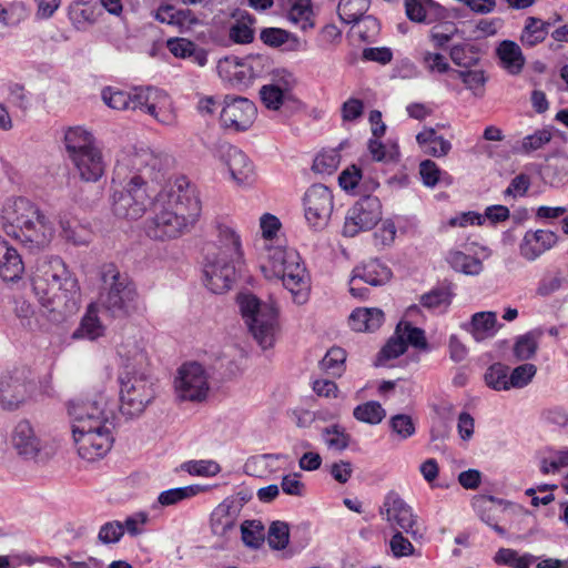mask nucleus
<instances>
[{
    "instance_id": "nucleus-23",
    "label": "nucleus",
    "mask_w": 568,
    "mask_h": 568,
    "mask_svg": "<svg viewBox=\"0 0 568 568\" xmlns=\"http://www.w3.org/2000/svg\"><path fill=\"white\" fill-rule=\"evenodd\" d=\"M71 161L83 181L94 182L104 173V161L98 148L73 155Z\"/></svg>"
},
{
    "instance_id": "nucleus-53",
    "label": "nucleus",
    "mask_w": 568,
    "mask_h": 568,
    "mask_svg": "<svg viewBox=\"0 0 568 568\" xmlns=\"http://www.w3.org/2000/svg\"><path fill=\"white\" fill-rule=\"evenodd\" d=\"M346 352L337 346L327 351L321 362L322 369L329 374H341L344 371Z\"/></svg>"
},
{
    "instance_id": "nucleus-7",
    "label": "nucleus",
    "mask_w": 568,
    "mask_h": 568,
    "mask_svg": "<svg viewBox=\"0 0 568 568\" xmlns=\"http://www.w3.org/2000/svg\"><path fill=\"white\" fill-rule=\"evenodd\" d=\"M271 68L266 55L252 53L243 58L225 57L217 63L220 78L239 88L248 87L255 79L262 77Z\"/></svg>"
},
{
    "instance_id": "nucleus-48",
    "label": "nucleus",
    "mask_w": 568,
    "mask_h": 568,
    "mask_svg": "<svg viewBox=\"0 0 568 568\" xmlns=\"http://www.w3.org/2000/svg\"><path fill=\"white\" fill-rule=\"evenodd\" d=\"M69 14L72 22L79 27L94 22L98 17L97 7L82 0L71 6Z\"/></svg>"
},
{
    "instance_id": "nucleus-36",
    "label": "nucleus",
    "mask_w": 568,
    "mask_h": 568,
    "mask_svg": "<svg viewBox=\"0 0 568 568\" xmlns=\"http://www.w3.org/2000/svg\"><path fill=\"white\" fill-rule=\"evenodd\" d=\"M549 23L535 17L525 20L519 40L526 47H535L545 41L548 36Z\"/></svg>"
},
{
    "instance_id": "nucleus-14",
    "label": "nucleus",
    "mask_w": 568,
    "mask_h": 568,
    "mask_svg": "<svg viewBox=\"0 0 568 568\" xmlns=\"http://www.w3.org/2000/svg\"><path fill=\"white\" fill-rule=\"evenodd\" d=\"M176 396L182 400L201 402L206 398L210 385L207 374L197 363L182 365L174 381Z\"/></svg>"
},
{
    "instance_id": "nucleus-33",
    "label": "nucleus",
    "mask_w": 568,
    "mask_h": 568,
    "mask_svg": "<svg viewBox=\"0 0 568 568\" xmlns=\"http://www.w3.org/2000/svg\"><path fill=\"white\" fill-rule=\"evenodd\" d=\"M254 18L248 13L235 17L229 27V38L236 44H248L254 40Z\"/></svg>"
},
{
    "instance_id": "nucleus-11",
    "label": "nucleus",
    "mask_w": 568,
    "mask_h": 568,
    "mask_svg": "<svg viewBox=\"0 0 568 568\" xmlns=\"http://www.w3.org/2000/svg\"><path fill=\"white\" fill-rule=\"evenodd\" d=\"M103 293L101 300L111 311H128L136 293L131 282L113 264L102 268Z\"/></svg>"
},
{
    "instance_id": "nucleus-52",
    "label": "nucleus",
    "mask_w": 568,
    "mask_h": 568,
    "mask_svg": "<svg viewBox=\"0 0 568 568\" xmlns=\"http://www.w3.org/2000/svg\"><path fill=\"white\" fill-rule=\"evenodd\" d=\"M420 63L430 74H445L450 70V64L447 58L439 52H423Z\"/></svg>"
},
{
    "instance_id": "nucleus-38",
    "label": "nucleus",
    "mask_w": 568,
    "mask_h": 568,
    "mask_svg": "<svg viewBox=\"0 0 568 568\" xmlns=\"http://www.w3.org/2000/svg\"><path fill=\"white\" fill-rule=\"evenodd\" d=\"M458 77L465 87L473 92L474 95H484L485 85L488 78L480 63L467 69H460L458 71Z\"/></svg>"
},
{
    "instance_id": "nucleus-28",
    "label": "nucleus",
    "mask_w": 568,
    "mask_h": 568,
    "mask_svg": "<svg viewBox=\"0 0 568 568\" xmlns=\"http://www.w3.org/2000/svg\"><path fill=\"white\" fill-rule=\"evenodd\" d=\"M416 141L424 153L430 156L444 158L452 150V143L443 135H438L433 128H424L416 135Z\"/></svg>"
},
{
    "instance_id": "nucleus-54",
    "label": "nucleus",
    "mask_w": 568,
    "mask_h": 568,
    "mask_svg": "<svg viewBox=\"0 0 568 568\" xmlns=\"http://www.w3.org/2000/svg\"><path fill=\"white\" fill-rule=\"evenodd\" d=\"M323 438L326 446L334 450H344L349 444V435L339 426L325 428Z\"/></svg>"
},
{
    "instance_id": "nucleus-10",
    "label": "nucleus",
    "mask_w": 568,
    "mask_h": 568,
    "mask_svg": "<svg viewBox=\"0 0 568 568\" xmlns=\"http://www.w3.org/2000/svg\"><path fill=\"white\" fill-rule=\"evenodd\" d=\"M120 394L123 413L130 416L139 415L155 396L154 383L146 374L129 373L121 381Z\"/></svg>"
},
{
    "instance_id": "nucleus-64",
    "label": "nucleus",
    "mask_w": 568,
    "mask_h": 568,
    "mask_svg": "<svg viewBox=\"0 0 568 568\" xmlns=\"http://www.w3.org/2000/svg\"><path fill=\"white\" fill-rule=\"evenodd\" d=\"M124 534L123 525L119 521H111L103 525L99 531V539L103 544H113L120 540Z\"/></svg>"
},
{
    "instance_id": "nucleus-31",
    "label": "nucleus",
    "mask_w": 568,
    "mask_h": 568,
    "mask_svg": "<svg viewBox=\"0 0 568 568\" xmlns=\"http://www.w3.org/2000/svg\"><path fill=\"white\" fill-rule=\"evenodd\" d=\"M384 321V313L378 308H356L349 315V326L356 332L377 329Z\"/></svg>"
},
{
    "instance_id": "nucleus-61",
    "label": "nucleus",
    "mask_w": 568,
    "mask_h": 568,
    "mask_svg": "<svg viewBox=\"0 0 568 568\" xmlns=\"http://www.w3.org/2000/svg\"><path fill=\"white\" fill-rule=\"evenodd\" d=\"M484 216L476 212H464L457 216L450 217L443 223V229L448 227H467L469 225H483Z\"/></svg>"
},
{
    "instance_id": "nucleus-21",
    "label": "nucleus",
    "mask_w": 568,
    "mask_h": 568,
    "mask_svg": "<svg viewBox=\"0 0 568 568\" xmlns=\"http://www.w3.org/2000/svg\"><path fill=\"white\" fill-rule=\"evenodd\" d=\"M557 242L558 235L550 230H529L519 244V251L523 257L534 261L554 247Z\"/></svg>"
},
{
    "instance_id": "nucleus-16",
    "label": "nucleus",
    "mask_w": 568,
    "mask_h": 568,
    "mask_svg": "<svg viewBox=\"0 0 568 568\" xmlns=\"http://www.w3.org/2000/svg\"><path fill=\"white\" fill-rule=\"evenodd\" d=\"M257 115L255 104L242 97H226L220 113L221 124L229 130L245 131L252 126Z\"/></svg>"
},
{
    "instance_id": "nucleus-37",
    "label": "nucleus",
    "mask_w": 568,
    "mask_h": 568,
    "mask_svg": "<svg viewBox=\"0 0 568 568\" xmlns=\"http://www.w3.org/2000/svg\"><path fill=\"white\" fill-rule=\"evenodd\" d=\"M60 226L64 239L75 245H84L91 241V230L77 220L63 215L60 217Z\"/></svg>"
},
{
    "instance_id": "nucleus-58",
    "label": "nucleus",
    "mask_w": 568,
    "mask_h": 568,
    "mask_svg": "<svg viewBox=\"0 0 568 568\" xmlns=\"http://www.w3.org/2000/svg\"><path fill=\"white\" fill-rule=\"evenodd\" d=\"M537 369L532 364H524L516 367L509 376V389L526 386L535 376Z\"/></svg>"
},
{
    "instance_id": "nucleus-35",
    "label": "nucleus",
    "mask_w": 568,
    "mask_h": 568,
    "mask_svg": "<svg viewBox=\"0 0 568 568\" xmlns=\"http://www.w3.org/2000/svg\"><path fill=\"white\" fill-rule=\"evenodd\" d=\"M232 179L239 184L247 183L253 175V166L247 156L239 150H230L226 160Z\"/></svg>"
},
{
    "instance_id": "nucleus-29",
    "label": "nucleus",
    "mask_w": 568,
    "mask_h": 568,
    "mask_svg": "<svg viewBox=\"0 0 568 568\" xmlns=\"http://www.w3.org/2000/svg\"><path fill=\"white\" fill-rule=\"evenodd\" d=\"M237 516L227 503L217 505L211 514V530L221 538H226L235 529Z\"/></svg>"
},
{
    "instance_id": "nucleus-56",
    "label": "nucleus",
    "mask_w": 568,
    "mask_h": 568,
    "mask_svg": "<svg viewBox=\"0 0 568 568\" xmlns=\"http://www.w3.org/2000/svg\"><path fill=\"white\" fill-rule=\"evenodd\" d=\"M290 540V529L287 524L275 521L271 525L267 535V542L273 549H284Z\"/></svg>"
},
{
    "instance_id": "nucleus-15",
    "label": "nucleus",
    "mask_w": 568,
    "mask_h": 568,
    "mask_svg": "<svg viewBox=\"0 0 568 568\" xmlns=\"http://www.w3.org/2000/svg\"><path fill=\"white\" fill-rule=\"evenodd\" d=\"M10 444L16 453L27 460L44 462L51 457L48 446L42 443L29 420H20L13 427Z\"/></svg>"
},
{
    "instance_id": "nucleus-42",
    "label": "nucleus",
    "mask_w": 568,
    "mask_h": 568,
    "mask_svg": "<svg viewBox=\"0 0 568 568\" xmlns=\"http://www.w3.org/2000/svg\"><path fill=\"white\" fill-rule=\"evenodd\" d=\"M405 13L407 18L416 23L427 22L429 13L436 8L432 0H405Z\"/></svg>"
},
{
    "instance_id": "nucleus-57",
    "label": "nucleus",
    "mask_w": 568,
    "mask_h": 568,
    "mask_svg": "<svg viewBox=\"0 0 568 568\" xmlns=\"http://www.w3.org/2000/svg\"><path fill=\"white\" fill-rule=\"evenodd\" d=\"M398 332L403 335L404 341L407 344H410L412 346L419 348V349H426L427 348V341L425 337V333L423 329L413 327L407 322H400L397 325Z\"/></svg>"
},
{
    "instance_id": "nucleus-4",
    "label": "nucleus",
    "mask_w": 568,
    "mask_h": 568,
    "mask_svg": "<svg viewBox=\"0 0 568 568\" xmlns=\"http://www.w3.org/2000/svg\"><path fill=\"white\" fill-rule=\"evenodd\" d=\"M260 270L266 280H281L297 304H305L311 294V277L300 254L284 246L265 244L258 253Z\"/></svg>"
},
{
    "instance_id": "nucleus-63",
    "label": "nucleus",
    "mask_w": 568,
    "mask_h": 568,
    "mask_svg": "<svg viewBox=\"0 0 568 568\" xmlns=\"http://www.w3.org/2000/svg\"><path fill=\"white\" fill-rule=\"evenodd\" d=\"M440 173V169L432 160H424L419 164V174L427 186H435L439 181Z\"/></svg>"
},
{
    "instance_id": "nucleus-1",
    "label": "nucleus",
    "mask_w": 568,
    "mask_h": 568,
    "mask_svg": "<svg viewBox=\"0 0 568 568\" xmlns=\"http://www.w3.org/2000/svg\"><path fill=\"white\" fill-rule=\"evenodd\" d=\"M139 174L131 178L125 192L114 200V212L126 219H136L144 211V185L155 183L161 190L155 196L154 217L148 226L150 236L159 240L174 239L190 229L201 214L197 191L184 176L166 178L164 160L150 151H142L130 159Z\"/></svg>"
},
{
    "instance_id": "nucleus-6",
    "label": "nucleus",
    "mask_w": 568,
    "mask_h": 568,
    "mask_svg": "<svg viewBox=\"0 0 568 568\" xmlns=\"http://www.w3.org/2000/svg\"><path fill=\"white\" fill-rule=\"evenodd\" d=\"M242 315L258 344L266 348L273 345L277 329L278 308L273 303L261 304L253 295L239 297Z\"/></svg>"
},
{
    "instance_id": "nucleus-8",
    "label": "nucleus",
    "mask_w": 568,
    "mask_h": 568,
    "mask_svg": "<svg viewBox=\"0 0 568 568\" xmlns=\"http://www.w3.org/2000/svg\"><path fill=\"white\" fill-rule=\"evenodd\" d=\"M32 372L27 366L6 368L0 372V405L14 410L34 398Z\"/></svg>"
},
{
    "instance_id": "nucleus-5",
    "label": "nucleus",
    "mask_w": 568,
    "mask_h": 568,
    "mask_svg": "<svg viewBox=\"0 0 568 568\" xmlns=\"http://www.w3.org/2000/svg\"><path fill=\"white\" fill-rule=\"evenodd\" d=\"M1 221L9 236L34 247L48 245L53 237L51 223L31 201L23 197L4 203Z\"/></svg>"
},
{
    "instance_id": "nucleus-3",
    "label": "nucleus",
    "mask_w": 568,
    "mask_h": 568,
    "mask_svg": "<svg viewBox=\"0 0 568 568\" xmlns=\"http://www.w3.org/2000/svg\"><path fill=\"white\" fill-rule=\"evenodd\" d=\"M244 262L240 234L226 224H217L215 237L207 243L204 253L206 286L217 294L229 291Z\"/></svg>"
},
{
    "instance_id": "nucleus-49",
    "label": "nucleus",
    "mask_w": 568,
    "mask_h": 568,
    "mask_svg": "<svg viewBox=\"0 0 568 568\" xmlns=\"http://www.w3.org/2000/svg\"><path fill=\"white\" fill-rule=\"evenodd\" d=\"M104 333V327L100 323L95 310L93 306H90L85 316L83 317L81 325L77 332L78 336L87 337L89 339H95L102 336Z\"/></svg>"
},
{
    "instance_id": "nucleus-55",
    "label": "nucleus",
    "mask_w": 568,
    "mask_h": 568,
    "mask_svg": "<svg viewBox=\"0 0 568 568\" xmlns=\"http://www.w3.org/2000/svg\"><path fill=\"white\" fill-rule=\"evenodd\" d=\"M537 347L538 335L530 332L518 337L514 345V353L518 359H528L535 355Z\"/></svg>"
},
{
    "instance_id": "nucleus-27",
    "label": "nucleus",
    "mask_w": 568,
    "mask_h": 568,
    "mask_svg": "<svg viewBox=\"0 0 568 568\" xmlns=\"http://www.w3.org/2000/svg\"><path fill=\"white\" fill-rule=\"evenodd\" d=\"M283 8L287 19L302 30L314 28V13L311 0H284Z\"/></svg>"
},
{
    "instance_id": "nucleus-26",
    "label": "nucleus",
    "mask_w": 568,
    "mask_h": 568,
    "mask_svg": "<svg viewBox=\"0 0 568 568\" xmlns=\"http://www.w3.org/2000/svg\"><path fill=\"white\" fill-rule=\"evenodd\" d=\"M392 276L390 270L381 262L373 260L366 262L353 271V285L364 280L366 284L372 286L383 285L389 281Z\"/></svg>"
},
{
    "instance_id": "nucleus-59",
    "label": "nucleus",
    "mask_w": 568,
    "mask_h": 568,
    "mask_svg": "<svg viewBox=\"0 0 568 568\" xmlns=\"http://www.w3.org/2000/svg\"><path fill=\"white\" fill-rule=\"evenodd\" d=\"M183 469L191 475L210 477L220 471V465L213 460H192L183 465Z\"/></svg>"
},
{
    "instance_id": "nucleus-24",
    "label": "nucleus",
    "mask_w": 568,
    "mask_h": 568,
    "mask_svg": "<svg viewBox=\"0 0 568 568\" xmlns=\"http://www.w3.org/2000/svg\"><path fill=\"white\" fill-rule=\"evenodd\" d=\"M496 57L499 65L511 75H518L524 70L526 58L518 43L504 40L496 47Z\"/></svg>"
},
{
    "instance_id": "nucleus-51",
    "label": "nucleus",
    "mask_w": 568,
    "mask_h": 568,
    "mask_svg": "<svg viewBox=\"0 0 568 568\" xmlns=\"http://www.w3.org/2000/svg\"><path fill=\"white\" fill-rule=\"evenodd\" d=\"M485 382L488 387L495 390H508V367L501 364L491 365L485 373Z\"/></svg>"
},
{
    "instance_id": "nucleus-17",
    "label": "nucleus",
    "mask_w": 568,
    "mask_h": 568,
    "mask_svg": "<svg viewBox=\"0 0 568 568\" xmlns=\"http://www.w3.org/2000/svg\"><path fill=\"white\" fill-rule=\"evenodd\" d=\"M334 207L333 194L322 184L311 186L304 196L305 219L313 227L327 225Z\"/></svg>"
},
{
    "instance_id": "nucleus-32",
    "label": "nucleus",
    "mask_w": 568,
    "mask_h": 568,
    "mask_svg": "<svg viewBox=\"0 0 568 568\" xmlns=\"http://www.w3.org/2000/svg\"><path fill=\"white\" fill-rule=\"evenodd\" d=\"M64 142L70 159L73 155L95 149L92 134L83 128H70L64 135Z\"/></svg>"
},
{
    "instance_id": "nucleus-30",
    "label": "nucleus",
    "mask_w": 568,
    "mask_h": 568,
    "mask_svg": "<svg viewBox=\"0 0 568 568\" xmlns=\"http://www.w3.org/2000/svg\"><path fill=\"white\" fill-rule=\"evenodd\" d=\"M468 331L476 341L493 337L498 331L497 314L495 312H478L471 316Z\"/></svg>"
},
{
    "instance_id": "nucleus-50",
    "label": "nucleus",
    "mask_w": 568,
    "mask_h": 568,
    "mask_svg": "<svg viewBox=\"0 0 568 568\" xmlns=\"http://www.w3.org/2000/svg\"><path fill=\"white\" fill-rule=\"evenodd\" d=\"M200 491H202V488L197 485L173 488L162 491L159 495L158 500L162 506H171L184 499L191 498L197 495Z\"/></svg>"
},
{
    "instance_id": "nucleus-46",
    "label": "nucleus",
    "mask_w": 568,
    "mask_h": 568,
    "mask_svg": "<svg viewBox=\"0 0 568 568\" xmlns=\"http://www.w3.org/2000/svg\"><path fill=\"white\" fill-rule=\"evenodd\" d=\"M495 561L514 568H529L534 557L528 554L520 555L510 548H500L495 555Z\"/></svg>"
},
{
    "instance_id": "nucleus-41",
    "label": "nucleus",
    "mask_w": 568,
    "mask_h": 568,
    "mask_svg": "<svg viewBox=\"0 0 568 568\" xmlns=\"http://www.w3.org/2000/svg\"><path fill=\"white\" fill-rule=\"evenodd\" d=\"M102 99L104 103L118 111L128 110V109H134V94L131 95L129 92L114 89V88H105L102 91Z\"/></svg>"
},
{
    "instance_id": "nucleus-9",
    "label": "nucleus",
    "mask_w": 568,
    "mask_h": 568,
    "mask_svg": "<svg viewBox=\"0 0 568 568\" xmlns=\"http://www.w3.org/2000/svg\"><path fill=\"white\" fill-rule=\"evenodd\" d=\"M34 288L53 304L73 295L79 291L78 281L70 274L61 261L52 262L43 272V276L34 281Z\"/></svg>"
},
{
    "instance_id": "nucleus-47",
    "label": "nucleus",
    "mask_w": 568,
    "mask_h": 568,
    "mask_svg": "<svg viewBox=\"0 0 568 568\" xmlns=\"http://www.w3.org/2000/svg\"><path fill=\"white\" fill-rule=\"evenodd\" d=\"M406 351V342L403 338V335L398 332L396 327L395 334L388 339L385 346L381 349L377 364L384 365L387 361L397 358Z\"/></svg>"
},
{
    "instance_id": "nucleus-44",
    "label": "nucleus",
    "mask_w": 568,
    "mask_h": 568,
    "mask_svg": "<svg viewBox=\"0 0 568 568\" xmlns=\"http://www.w3.org/2000/svg\"><path fill=\"white\" fill-rule=\"evenodd\" d=\"M552 139V133L548 129L537 130L534 133L525 136L519 146L516 148L518 153H531L534 151L542 149Z\"/></svg>"
},
{
    "instance_id": "nucleus-18",
    "label": "nucleus",
    "mask_w": 568,
    "mask_h": 568,
    "mask_svg": "<svg viewBox=\"0 0 568 568\" xmlns=\"http://www.w3.org/2000/svg\"><path fill=\"white\" fill-rule=\"evenodd\" d=\"M296 84L294 74L287 70H277L268 84L260 89L262 103L268 110H278L288 98L292 89Z\"/></svg>"
},
{
    "instance_id": "nucleus-22",
    "label": "nucleus",
    "mask_w": 568,
    "mask_h": 568,
    "mask_svg": "<svg viewBox=\"0 0 568 568\" xmlns=\"http://www.w3.org/2000/svg\"><path fill=\"white\" fill-rule=\"evenodd\" d=\"M155 20L178 28L181 32L192 30L200 23L195 13L190 9H179L172 4H161L154 13Z\"/></svg>"
},
{
    "instance_id": "nucleus-2",
    "label": "nucleus",
    "mask_w": 568,
    "mask_h": 568,
    "mask_svg": "<svg viewBox=\"0 0 568 568\" xmlns=\"http://www.w3.org/2000/svg\"><path fill=\"white\" fill-rule=\"evenodd\" d=\"M67 414L78 456L85 462L106 456L114 442L109 399L103 394L72 399Z\"/></svg>"
},
{
    "instance_id": "nucleus-20",
    "label": "nucleus",
    "mask_w": 568,
    "mask_h": 568,
    "mask_svg": "<svg viewBox=\"0 0 568 568\" xmlns=\"http://www.w3.org/2000/svg\"><path fill=\"white\" fill-rule=\"evenodd\" d=\"M384 510L387 521L397 526L406 532L415 534L417 524L416 516L412 508L402 499L398 494L389 493L384 503Z\"/></svg>"
},
{
    "instance_id": "nucleus-62",
    "label": "nucleus",
    "mask_w": 568,
    "mask_h": 568,
    "mask_svg": "<svg viewBox=\"0 0 568 568\" xmlns=\"http://www.w3.org/2000/svg\"><path fill=\"white\" fill-rule=\"evenodd\" d=\"M260 38L264 44L277 48L288 41L290 33L281 28H266L261 31Z\"/></svg>"
},
{
    "instance_id": "nucleus-45",
    "label": "nucleus",
    "mask_w": 568,
    "mask_h": 568,
    "mask_svg": "<svg viewBox=\"0 0 568 568\" xmlns=\"http://www.w3.org/2000/svg\"><path fill=\"white\" fill-rule=\"evenodd\" d=\"M454 63L462 69L475 67L480 62V55L471 45L458 44L454 45L450 51Z\"/></svg>"
},
{
    "instance_id": "nucleus-19",
    "label": "nucleus",
    "mask_w": 568,
    "mask_h": 568,
    "mask_svg": "<svg viewBox=\"0 0 568 568\" xmlns=\"http://www.w3.org/2000/svg\"><path fill=\"white\" fill-rule=\"evenodd\" d=\"M466 250L474 253V255H469L460 250H450L446 255V262L457 272L471 276L479 275L483 271V262L477 255L480 252L485 258L489 256V250L477 243L469 244Z\"/></svg>"
},
{
    "instance_id": "nucleus-13",
    "label": "nucleus",
    "mask_w": 568,
    "mask_h": 568,
    "mask_svg": "<svg viewBox=\"0 0 568 568\" xmlns=\"http://www.w3.org/2000/svg\"><path fill=\"white\" fill-rule=\"evenodd\" d=\"M382 215L381 201L376 196H364L348 210L343 233L346 236H355L359 232L372 230L382 220Z\"/></svg>"
},
{
    "instance_id": "nucleus-25",
    "label": "nucleus",
    "mask_w": 568,
    "mask_h": 568,
    "mask_svg": "<svg viewBox=\"0 0 568 568\" xmlns=\"http://www.w3.org/2000/svg\"><path fill=\"white\" fill-rule=\"evenodd\" d=\"M24 270L21 256L17 250L0 239V276L4 281L20 278Z\"/></svg>"
},
{
    "instance_id": "nucleus-40",
    "label": "nucleus",
    "mask_w": 568,
    "mask_h": 568,
    "mask_svg": "<svg viewBox=\"0 0 568 568\" xmlns=\"http://www.w3.org/2000/svg\"><path fill=\"white\" fill-rule=\"evenodd\" d=\"M369 8V0H341L338 16L345 23L358 21Z\"/></svg>"
},
{
    "instance_id": "nucleus-43",
    "label": "nucleus",
    "mask_w": 568,
    "mask_h": 568,
    "mask_svg": "<svg viewBox=\"0 0 568 568\" xmlns=\"http://www.w3.org/2000/svg\"><path fill=\"white\" fill-rule=\"evenodd\" d=\"M386 416L385 409L377 402H367L362 405H358L354 409V417L367 424H379Z\"/></svg>"
},
{
    "instance_id": "nucleus-12",
    "label": "nucleus",
    "mask_w": 568,
    "mask_h": 568,
    "mask_svg": "<svg viewBox=\"0 0 568 568\" xmlns=\"http://www.w3.org/2000/svg\"><path fill=\"white\" fill-rule=\"evenodd\" d=\"M134 109L141 110L164 125L176 123L178 113L171 95L156 88L136 90Z\"/></svg>"
},
{
    "instance_id": "nucleus-60",
    "label": "nucleus",
    "mask_w": 568,
    "mask_h": 568,
    "mask_svg": "<svg viewBox=\"0 0 568 568\" xmlns=\"http://www.w3.org/2000/svg\"><path fill=\"white\" fill-rule=\"evenodd\" d=\"M242 539L250 547H258L263 540V527L260 523L245 521L241 526Z\"/></svg>"
},
{
    "instance_id": "nucleus-34",
    "label": "nucleus",
    "mask_w": 568,
    "mask_h": 568,
    "mask_svg": "<svg viewBox=\"0 0 568 568\" xmlns=\"http://www.w3.org/2000/svg\"><path fill=\"white\" fill-rule=\"evenodd\" d=\"M169 51L179 59L193 58L194 62L203 67L207 62L206 53L197 50L195 44L185 38H172L166 41Z\"/></svg>"
},
{
    "instance_id": "nucleus-39",
    "label": "nucleus",
    "mask_w": 568,
    "mask_h": 568,
    "mask_svg": "<svg viewBox=\"0 0 568 568\" xmlns=\"http://www.w3.org/2000/svg\"><path fill=\"white\" fill-rule=\"evenodd\" d=\"M453 292L449 287H440L432 290L420 297V303L424 307L435 311L444 312L452 304Z\"/></svg>"
}]
</instances>
